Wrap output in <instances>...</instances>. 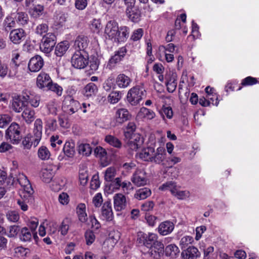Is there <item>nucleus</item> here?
Returning a JSON list of instances; mask_svg holds the SVG:
<instances>
[{"mask_svg": "<svg viewBox=\"0 0 259 259\" xmlns=\"http://www.w3.org/2000/svg\"><path fill=\"white\" fill-rule=\"evenodd\" d=\"M105 141L109 144L110 145L116 148H120L121 146V142L116 137L111 136L107 135L105 139Z\"/></svg>", "mask_w": 259, "mask_h": 259, "instance_id": "58836bf2", "label": "nucleus"}, {"mask_svg": "<svg viewBox=\"0 0 259 259\" xmlns=\"http://www.w3.org/2000/svg\"><path fill=\"white\" fill-rule=\"evenodd\" d=\"M145 96V90L143 87L137 85L129 90L127 95V100L132 105H136Z\"/></svg>", "mask_w": 259, "mask_h": 259, "instance_id": "7ed1b4c3", "label": "nucleus"}, {"mask_svg": "<svg viewBox=\"0 0 259 259\" xmlns=\"http://www.w3.org/2000/svg\"><path fill=\"white\" fill-rule=\"evenodd\" d=\"M6 234L7 232L6 229L0 225V250L7 248L8 240L3 236Z\"/></svg>", "mask_w": 259, "mask_h": 259, "instance_id": "72a5a7b5", "label": "nucleus"}, {"mask_svg": "<svg viewBox=\"0 0 259 259\" xmlns=\"http://www.w3.org/2000/svg\"><path fill=\"white\" fill-rule=\"evenodd\" d=\"M8 221L11 222H17L20 218L19 213L15 211H9L6 214Z\"/></svg>", "mask_w": 259, "mask_h": 259, "instance_id": "3c124183", "label": "nucleus"}, {"mask_svg": "<svg viewBox=\"0 0 259 259\" xmlns=\"http://www.w3.org/2000/svg\"><path fill=\"white\" fill-rule=\"evenodd\" d=\"M40 50L46 54H49V37H44L40 44Z\"/></svg>", "mask_w": 259, "mask_h": 259, "instance_id": "13d9d810", "label": "nucleus"}, {"mask_svg": "<svg viewBox=\"0 0 259 259\" xmlns=\"http://www.w3.org/2000/svg\"><path fill=\"white\" fill-rule=\"evenodd\" d=\"M86 243L88 245H91L95 240L94 233L91 230H87L84 234Z\"/></svg>", "mask_w": 259, "mask_h": 259, "instance_id": "864d4df0", "label": "nucleus"}, {"mask_svg": "<svg viewBox=\"0 0 259 259\" xmlns=\"http://www.w3.org/2000/svg\"><path fill=\"white\" fill-rule=\"evenodd\" d=\"M166 153L165 150L161 147L158 148L153 153L151 162L157 164L161 163L165 159Z\"/></svg>", "mask_w": 259, "mask_h": 259, "instance_id": "4be33fe9", "label": "nucleus"}, {"mask_svg": "<svg viewBox=\"0 0 259 259\" xmlns=\"http://www.w3.org/2000/svg\"><path fill=\"white\" fill-rule=\"evenodd\" d=\"M160 113L162 115H165L169 119L173 116L172 110L170 107L163 106Z\"/></svg>", "mask_w": 259, "mask_h": 259, "instance_id": "69168bd1", "label": "nucleus"}, {"mask_svg": "<svg viewBox=\"0 0 259 259\" xmlns=\"http://www.w3.org/2000/svg\"><path fill=\"white\" fill-rule=\"evenodd\" d=\"M20 227L17 225H12L9 227V232L7 234L9 237H16L20 232Z\"/></svg>", "mask_w": 259, "mask_h": 259, "instance_id": "6e6d98bb", "label": "nucleus"}, {"mask_svg": "<svg viewBox=\"0 0 259 259\" xmlns=\"http://www.w3.org/2000/svg\"><path fill=\"white\" fill-rule=\"evenodd\" d=\"M22 98L26 102V105L29 102L31 106L34 107H37L39 105V97L34 96L30 91L27 90L23 91L22 92Z\"/></svg>", "mask_w": 259, "mask_h": 259, "instance_id": "dca6fc26", "label": "nucleus"}, {"mask_svg": "<svg viewBox=\"0 0 259 259\" xmlns=\"http://www.w3.org/2000/svg\"><path fill=\"white\" fill-rule=\"evenodd\" d=\"M94 153L97 157L104 158L106 156L107 152L104 148L99 146L97 147L94 150Z\"/></svg>", "mask_w": 259, "mask_h": 259, "instance_id": "0e129e2a", "label": "nucleus"}, {"mask_svg": "<svg viewBox=\"0 0 259 259\" xmlns=\"http://www.w3.org/2000/svg\"><path fill=\"white\" fill-rule=\"evenodd\" d=\"M44 65V60L39 55H35L32 57L28 63V68L31 72H37L41 69Z\"/></svg>", "mask_w": 259, "mask_h": 259, "instance_id": "9d476101", "label": "nucleus"}, {"mask_svg": "<svg viewBox=\"0 0 259 259\" xmlns=\"http://www.w3.org/2000/svg\"><path fill=\"white\" fill-rule=\"evenodd\" d=\"M78 151L80 155L89 156L92 152V148L89 144L81 143L78 146Z\"/></svg>", "mask_w": 259, "mask_h": 259, "instance_id": "cd10ccee", "label": "nucleus"}, {"mask_svg": "<svg viewBox=\"0 0 259 259\" xmlns=\"http://www.w3.org/2000/svg\"><path fill=\"white\" fill-rule=\"evenodd\" d=\"M174 229V224L170 221L161 223L158 227V232L162 235H166L171 233Z\"/></svg>", "mask_w": 259, "mask_h": 259, "instance_id": "aec40b11", "label": "nucleus"}, {"mask_svg": "<svg viewBox=\"0 0 259 259\" xmlns=\"http://www.w3.org/2000/svg\"><path fill=\"white\" fill-rule=\"evenodd\" d=\"M76 213L78 220L82 223H85L88 220V215L86 212V207L84 203H79L76 207Z\"/></svg>", "mask_w": 259, "mask_h": 259, "instance_id": "5701e85b", "label": "nucleus"}, {"mask_svg": "<svg viewBox=\"0 0 259 259\" xmlns=\"http://www.w3.org/2000/svg\"><path fill=\"white\" fill-rule=\"evenodd\" d=\"M131 115L128 111L124 108L118 109L116 110L114 119L112 122L114 126L121 125L123 122L129 120Z\"/></svg>", "mask_w": 259, "mask_h": 259, "instance_id": "0eeeda50", "label": "nucleus"}, {"mask_svg": "<svg viewBox=\"0 0 259 259\" xmlns=\"http://www.w3.org/2000/svg\"><path fill=\"white\" fill-rule=\"evenodd\" d=\"M136 125L134 122H130L127 124L125 131H124V136L126 139L132 138L136 130Z\"/></svg>", "mask_w": 259, "mask_h": 259, "instance_id": "473e14b6", "label": "nucleus"}, {"mask_svg": "<svg viewBox=\"0 0 259 259\" xmlns=\"http://www.w3.org/2000/svg\"><path fill=\"white\" fill-rule=\"evenodd\" d=\"M200 254L198 249L193 246H189L184 249L181 253V256L183 259H196L199 257Z\"/></svg>", "mask_w": 259, "mask_h": 259, "instance_id": "4468645a", "label": "nucleus"}, {"mask_svg": "<svg viewBox=\"0 0 259 259\" xmlns=\"http://www.w3.org/2000/svg\"><path fill=\"white\" fill-rule=\"evenodd\" d=\"M6 138L14 144H18L21 140L22 136L19 125L15 123H12L6 131Z\"/></svg>", "mask_w": 259, "mask_h": 259, "instance_id": "20e7f679", "label": "nucleus"}, {"mask_svg": "<svg viewBox=\"0 0 259 259\" xmlns=\"http://www.w3.org/2000/svg\"><path fill=\"white\" fill-rule=\"evenodd\" d=\"M115 81L119 88H126L130 85L132 80L128 76L121 73L117 75Z\"/></svg>", "mask_w": 259, "mask_h": 259, "instance_id": "412c9836", "label": "nucleus"}, {"mask_svg": "<svg viewBox=\"0 0 259 259\" xmlns=\"http://www.w3.org/2000/svg\"><path fill=\"white\" fill-rule=\"evenodd\" d=\"M69 228V221L68 219L64 220L60 226V231L63 235L67 234Z\"/></svg>", "mask_w": 259, "mask_h": 259, "instance_id": "052dcab7", "label": "nucleus"}, {"mask_svg": "<svg viewBox=\"0 0 259 259\" xmlns=\"http://www.w3.org/2000/svg\"><path fill=\"white\" fill-rule=\"evenodd\" d=\"M42 121L37 119L34 122L32 135H27L22 141L24 148L29 149L32 145L36 147L38 144L42 136Z\"/></svg>", "mask_w": 259, "mask_h": 259, "instance_id": "f03ea898", "label": "nucleus"}, {"mask_svg": "<svg viewBox=\"0 0 259 259\" xmlns=\"http://www.w3.org/2000/svg\"><path fill=\"white\" fill-rule=\"evenodd\" d=\"M27 106L26 102L23 100L21 96L13 97L11 101V108L16 112H20Z\"/></svg>", "mask_w": 259, "mask_h": 259, "instance_id": "9b49d317", "label": "nucleus"}, {"mask_svg": "<svg viewBox=\"0 0 259 259\" xmlns=\"http://www.w3.org/2000/svg\"><path fill=\"white\" fill-rule=\"evenodd\" d=\"M139 116L146 118L148 119H152L154 118L155 114L152 110L145 107H142L139 113Z\"/></svg>", "mask_w": 259, "mask_h": 259, "instance_id": "c9c22d12", "label": "nucleus"}, {"mask_svg": "<svg viewBox=\"0 0 259 259\" xmlns=\"http://www.w3.org/2000/svg\"><path fill=\"white\" fill-rule=\"evenodd\" d=\"M116 174V171L114 167H110L107 168L105 171L104 178L106 181L112 182L114 180Z\"/></svg>", "mask_w": 259, "mask_h": 259, "instance_id": "e433bc0d", "label": "nucleus"}, {"mask_svg": "<svg viewBox=\"0 0 259 259\" xmlns=\"http://www.w3.org/2000/svg\"><path fill=\"white\" fill-rule=\"evenodd\" d=\"M11 117L7 114L0 115V128L6 127L11 121Z\"/></svg>", "mask_w": 259, "mask_h": 259, "instance_id": "4d7b16f0", "label": "nucleus"}, {"mask_svg": "<svg viewBox=\"0 0 259 259\" xmlns=\"http://www.w3.org/2000/svg\"><path fill=\"white\" fill-rule=\"evenodd\" d=\"M81 108L80 103L74 100L71 96L65 97L62 105V109L66 113L72 115L77 112Z\"/></svg>", "mask_w": 259, "mask_h": 259, "instance_id": "39448f33", "label": "nucleus"}, {"mask_svg": "<svg viewBox=\"0 0 259 259\" xmlns=\"http://www.w3.org/2000/svg\"><path fill=\"white\" fill-rule=\"evenodd\" d=\"M15 18L17 23L22 25L26 24L28 20L27 14L24 12H18Z\"/></svg>", "mask_w": 259, "mask_h": 259, "instance_id": "ea45409f", "label": "nucleus"}, {"mask_svg": "<svg viewBox=\"0 0 259 259\" xmlns=\"http://www.w3.org/2000/svg\"><path fill=\"white\" fill-rule=\"evenodd\" d=\"M102 213L103 216L108 220H111L112 218V211L111 206L105 204L102 207Z\"/></svg>", "mask_w": 259, "mask_h": 259, "instance_id": "a18cd8bd", "label": "nucleus"}, {"mask_svg": "<svg viewBox=\"0 0 259 259\" xmlns=\"http://www.w3.org/2000/svg\"><path fill=\"white\" fill-rule=\"evenodd\" d=\"M126 14L128 18L133 22H138L140 20L141 12L135 6L126 8Z\"/></svg>", "mask_w": 259, "mask_h": 259, "instance_id": "f3484780", "label": "nucleus"}, {"mask_svg": "<svg viewBox=\"0 0 259 259\" xmlns=\"http://www.w3.org/2000/svg\"><path fill=\"white\" fill-rule=\"evenodd\" d=\"M127 139L128 141L126 142V146L132 151H136L142 146L141 140H140V141H139V144H137L135 143L134 140H131L130 139Z\"/></svg>", "mask_w": 259, "mask_h": 259, "instance_id": "8fccbe9b", "label": "nucleus"}, {"mask_svg": "<svg viewBox=\"0 0 259 259\" xmlns=\"http://www.w3.org/2000/svg\"><path fill=\"white\" fill-rule=\"evenodd\" d=\"M34 114L33 110L26 106L23 110L22 116L25 121L29 123L34 119Z\"/></svg>", "mask_w": 259, "mask_h": 259, "instance_id": "7c9ffc66", "label": "nucleus"}, {"mask_svg": "<svg viewBox=\"0 0 259 259\" xmlns=\"http://www.w3.org/2000/svg\"><path fill=\"white\" fill-rule=\"evenodd\" d=\"M151 248L155 252L160 253L164 251V245L161 241H158L157 239H156Z\"/></svg>", "mask_w": 259, "mask_h": 259, "instance_id": "bf43d9fd", "label": "nucleus"}, {"mask_svg": "<svg viewBox=\"0 0 259 259\" xmlns=\"http://www.w3.org/2000/svg\"><path fill=\"white\" fill-rule=\"evenodd\" d=\"M177 188L176 184L172 181L167 182L162 184L160 187L159 189L162 191L169 190L171 193L173 194L175 193V191Z\"/></svg>", "mask_w": 259, "mask_h": 259, "instance_id": "4c0bfd02", "label": "nucleus"}, {"mask_svg": "<svg viewBox=\"0 0 259 259\" xmlns=\"http://www.w3.org/2000/svg\"><path fill=\"white\" fill-rule=\"evenodd\" d=\"M194 241L193 238L190 236H186L182 237L180 242V245L182 249H185L188 247V245L191 244Z\"/></svg>", "mask_w": 259, "mask_h": 259, "instance_id": "37998d69", "label": "nucleus"}, {"mask_svg": "<svg viewBox=\"0 0 259 259\" xmlns=\"http://www.w3.org/2000/svg\"><path fill=\"white\" fill-rule=\"evenodd\" d=\"M121 97V93L119 91L111 92L108 96V101L111 104L117 103Z\"/></svg>", "mask_w": 259, "mask_h": 259, "instance_id": "c03bdc74", "label": "nucleus"}, {"mask_svg": "<svg viewBox=\"0 0 259 259\" xmlns=\"http://www.w3.org/2000/svg\"><path fill=\"white\" fill-rule=\"evenodd\" d=\"M48 26L46 24L38 25L36 28V33L44 37H48Z\"/></svg>", "mask_w": 259, "mask_h": 259, "instance_id": "49530a36", "label": "nucleus"}, {"mask_svg": "<svg viewBox=\"0 0 259 259\" xmlns=\"http://www.w3.org/2000/svg\"><path fill=\"white\" fill-rule=\"evenodd\" d=\"M37 86L41 89L45 90L49 87V75L44 72H41L36 79Z\"/></svg>", "mask_w": 259, "mask_h": 259, "instance_id": "6ab92c4d", "label": "nucleus"}, {"mask_svg": "<svg viewBox=\"0 0 259 259\" xmlns=\"http://www.w3.org/2000/svg\"><path fill=\"white\" fill-rule=\"evenodd\" d=\"M17 181L19 184L23 188V190L28 192L29 194L34 192L30 182L25 175L22 174H19Z\"/></svg>", "mask_w": 259, "mask_h": 259, "instance_id": "a211bd4d", "label": "nucleus"}, {"mask_svg": "<svg viewBox=\"0 0 259 259\" xmlns=\"http://www.w3.org/2000/svg\"><path fill=\"white\" fill-rule=\"evenodd\" d=\"M129 28L126 26L118 27V24L115 21H109L105 28V33L110 39L119 42L124 41L128 37Z\"/></svg>", "mask_w": 259, "mask_h": 259, "instance_id": "f257e3e1", "label": "nucleus"}, {"mask_svg": "<svg viewBox=\"0 0 259 259\" xmlns=\"http://www.w3.org/2000/svg\"><path fill=\"white\" fill-rule=\"evenodd\" d=\"M88 5V0H75L74 6L76 9L83 10Z\"/></svg>", "mask_w": 259, "mask_h": 259, "instance_id": "e2e57ef3", "label": "nucleus"}, {"mask_svg": "<svg viewBox=\"0 0 259 259\" xmlns=\"http://www.w3.org/2000/svg\"><path fill=\"white\" fill-rule=\"evenodd\" d=\"M84 95L87 97L95 95L98 92L97 85L93 83L90 82L87 84L83 89Z\"/></svg>", "mask_w": 259, "mask_h": 259, "instance_id": "a878e982", "label": "nucleus"}, {"mask_svg": "<svg viewBox=\"0 0 259 259\" xmlns=\"http://www.w3.org/2000/svg\"><path fill=\"white\" fill-rule=\"evenodd\" d=\"M50 142L51 146L53 148H56V149H58L59 147L61 146L62 143V141L59 139L58 136H52L50 139Z\"/></svg>", "mask_w": 259, "mask_h": 259, "instance_id": "680f3d73", "label": "nucleus"}, {"mask_svg": "<svg viewBox=\"0 0 259 259\" xmlns=\"http://www.w3.org/2000/svg\"><path fill=\"white\" fill-rule=\"evenodd\" d=\"M50 90L55 93L57 96H60L62 94L63 89L57 83L50 81Z\"/></svg>", "mask_w": 259, "mask_h": 259, "instance_id": "603ef678", "label": "nucleus"}, {"mask_svg": "<svg viewBox=\"0 0 259 259\" xmlns=\"http://www.w3.org/2000/svg\"><path fill=\"white\" fill-rule=\"evenodd\" d=\"M68 48L69 43L67 41L61 42L56 46L55 53L57 56H62Z\"/></svg>", "mask_w": 259, "mask_h": 259, "instance_id": "c756f323", "label": "nucleus"}, {"mask_svg": "<svg viewBox=\"0 0 259 259\" xmlns=\"http://www.w3.org/2000/svg\"><path fill=\"white\" fill-rule=\"evenodd\" d=\"M9 37L13 44H19L25 38L26 33L23 29H15L10 32Z\"/></svg>", "mask_w": 259, "mask_h": 259, "instance_id": "f8f14e48", "label": "nucleus"}, {"mask_svg": "<svg viewBox=\"0 0 259 259\" xmlns=\"http://www.w3.org/2000/svg\"><path fill=\"white\" fill-rule=\"evenodd\" d=\"M71 62L73 67L77 69H83L89 64V55L74 52L71 58Z\"/></svg>", "mask_w": 259, "mask_h": 259, "instance_id": "423d86ee", "label": "nucleus"}, {"mask_svg": "<svg viewBox=\"0 0 259 259\" xmlns=\"http://www.w3.org/2000/svg\"><path fill=\"white\" fill-rule=\"evenodd\" d=\"M157 239L156 234L152 233H149L147 234V237L145 241L144 246L147 248H151L156 240Z\"/></svg>", "mask_w": 259, "mask_h": 259, "instance_id": "a19ab883", "label": "nucleus"}, {"mask_svg": "<svg viewBox=\"0 0 259 259\" xmlns=\"http://www.w3.org/2000/svg\"><path fill=\"white\" fill-rule=\"evenodd\" d=\"M172 195L178 199L183 200L189 197L190 192L187 190L180 191L176 188L175 193Z\"/></svg>", "mask_w": 259, "mask_h": 259, "instance_id": "de8ad7c7", "label": "nucleus"}, {"mask_svg": "<svg viewBox=\"0 0 259 259\" xmlns=\"http://www.w3.org/2000/svg\"><path fill=\"white\" fill-rule=\"evenodd\" d=\"M40 179L45 183H49V170L47 164L43 163L42 167L39 172Z\"/></svg>", "mask_w": 259, "mask_h": 259, "instance_id": "79ce46f5", "label": "nucleus"}, {"mask_svg": "<svg viewBox=\"0 0 259 259\" xmlns=\"http://www.w3.org/2000/svg\"><path fill=\"white\" fill-rule=\"evenodd\" d=\"M74 143L73 142H66L64 146L63 151L65 154L69 157H72L75 153Z\"/></svg>", "mask_w": 259, "mask_h": 259, "instance_id": "2f4dec72", "label": "nucleus"}, {"mask_svg": "<svg viewBox=\"0 0 259 259\" xmlns=\"http://www.w3.org/2000/svg\"><path fill=\"white\" fill-rule=\"evenodd\" d=\"M151 195V190L148 188H143L138 189L134 194V197L138 200H143L147 198Z\"/></svg>", "mask_w": 259, "mask_h": 259, "instance_id": "b1692460", "label": "nucleus"}, {"mask_svg": "<svg viewBox=\"0 0 259 259\" xmlns=\"http://www.w3.org/2000/svg\"><path fill=\"white\" fill-rule=\"evenodd\" d=\"M89 40L88 38L84 35H79L77 36L74 41L73 48L75 52L88 54L87 50L88 49Z\"/></svg>", "mask_w": 259, "mask_h": 259, "instance_id": "6e6552de", "label": "nucleus"}, {"mask_svg": "<svg viewBox=\"0 0 259 259\" xmlns=\"http://www.w3.org/2000/svg\"><path fill=\"white\" fill-rule=\"evenodd\" d=\"M31 234L28 229L26 227L23 228L21 230V234L20 235V238L23 241H28L31 239Z\"/></svg>", "mask_w": 259, "mask_h": 259, "instance_id": "09e8293b", "label": "nucleus"}, {"mask_svg": "<svg viewBox=\"0 0 259 259\" xmlns=\"http://www.w3.org/2000/svg\"><path fill=\"white\" fill-rule=\"evenodd\" d=\"M16 22L14 18L11 16H8L4 20L3 24V29L8 32L15 26Z\"/></svg>", "mask_w": 259, "mask_h": 259, "instance_id": "c85d7f7f", "label": "nucleus"}, {"mask_svg": "<svg viewBox=\"0 0 259 259\" xmlns=\"http://www.w3.org/2000/svg\"><path fill=\"white\" fill-rule=\"evenodd\" d=\"M114 207L116 211H121L126 206V200L124 195L121 193L116 194L114 197Z\"/></svg>", "mask_w": 259, "mask_h": 259, "instance_id": "2eb2a0df", "label": "nucleus"}, {"mask_svg": "<svg viewBox=\"0 0 259 259\" xmlns=\"http://www.w3.org/2000/svg\"><path fill=\"white\" fill-rule=\"evenodd\" d=\"M153 153H154V149L152 147H148L144 149L140 153V157L144 161L151 162Z\"/></svg>", "mask_w": 259, "mask_h": 259, "instance_id": "bb28decb", "label": "nucleus"}, {"mask_svg": "<svg viewBox=\"0 0 259 259\" xmlns=\"http://www.w3.org/2000/svg\"><path fill=\"white\" fill-rule=\"evenodd\" d=\"M143 34V30L142 28H139L134 31L131 36V38L134 41L138 40L142 37Z\"/></svg>", "mask_w": 259, "mask_h": 259, "instance_id": "774afa93", "label": "nucleus"}, {"mask_svg": "<svg viewBox=\"0 0 259 259\" xmlns=\"http://www.w3.org/2000/svg\"><path fill=\"white\" fill-rule=\"evenodd\" d=\"M44 11V7L40 5H37L32 8H30L29 13L30 15L34 18H36L42 14Z\"/></svg>", "mask_w": 259, "mask_h": 259, "instance_id": "f704fd0d", "label": "nucleus"}, {"mask_svg": "<svg viewBox=\"0 0 259 259\" xmlns=\"http://www.w3.org/2000/svg\"><path fill=\"white\" fill-rule=\"evenodd\" d=\"M126 53V49L125 48L122 47L120 48L115 52V54L109 59L107 66L111 69L116 63L119 62L122 59Z\"/></svg>", "mask_w": 259, "mask_h": 259, "instance_id": "ddd939ff", "label": "nucleus"}, {"mask_svg": "<svg viewBox=\"0 0 259 259\" xmlns=\"http://www.w3.org/2000/svg\"><path fill=\"white\" fill-rule=\"evenodd\" d=\"M165 251L166 256L176 258L179 255L180 250L175 244H171L166 246Z\"/></svg>", "mask_w": 259, "mask_h": 259, "instance_id": "393cba45", "label": "nucleus"}, {"mask_svg": "<svg viewBox=\"0 0 259 259\" xmlns=\"http://www.w3.org/2000/svg\"><path fill=\"white\" fill-rule=\"evenodd\" d=\"M38 156L41 160H45L48 158L47 156L49 154V150L48 148L46 146L40 147L38 150Z\"/></svg>", "mask_w": 259, "mask_h": 259, "instance_id": "5fc2aeb1", "label": "nucleus"}, {"mask_svg": "<svg viewBox=\"0 0 259 259\" xmlns=\"http://www.w3.org/2000/svg\"><path fill=\"white\" fill-rule=\"evenodd\" d=\"M131 181L138 187L145 185L147 182L146 177V172L143 169H137L134 173L133 177L131 178Z\"/></svg>", "mask_w": 259, "mask_h": 259, "instance_id": "1a4fd4ad", "label": "nucleus"}, {"mask_svg": "<svg viewBox=\"0 0 259 259\" xmlns=\"http://www.w3.org/2000/svg\"><path fill=\"white\" fill-rule=\"evenodd\" d=\"M257 82V81L255 78H253L251 76H248L244 78L242 82L243 85H253Z\"/></svg>", "mask_w": 259, "mask_h": 259, "instance_id": "338daca9", "label": "nucleus"}]
</instances>
